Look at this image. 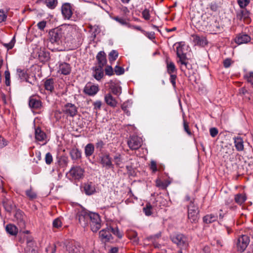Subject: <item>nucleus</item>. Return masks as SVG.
<instances>
[{"label":"nucleus","instance_id":"bf43d9fd","mask_svg":"<svg viewBox=\"0 0 253 253\" xmlns=\"http://www.w3.org/2000/svg\"><path fill=\"white\" fill-rule=\"evenodd\" d=\"M102 105V102L100 101H96L93 103L94 109L100 110Z\"/></svg>","mask_w":253,"mask_h":253},{"label":"nucleus","instance_id":"4468645a","mask_svg":"<svg viewBox=\"0 0 253 253\" xmlns=\"http://www.w3.org/2000/svg\"><path fill=\"white\" fill-rule=\"evenodd\" d=\"M98 85L92 84L91 83H87L84 89V93L90 96L94 95L98 91Z\"/></svg>","mask_w":253,"mask_h":253},{"label":"nucleus","instance_id":"7c9ffc66","mask_svg":"<svg viewBox=\"0 0 253 253\" xmlns=\"http://www.w3.org/2000/svg\"><path fill=\"white\" fill-rule=\"evenodd\" d=\"M94 151V145L92 143L87 144L84 148V153L86 157L91 156Z\"/></svg>","mask_w":253,"mask_h":253},{"label":"nucleus","instance_id":"6ab92c4d","mask_svg":"<svg viewBox=\"0 0 253 253\" xmlns=\"http://www.w3.org/2000/svg\"><path fill=\"white\" fill-rule=\"evenodd\" d=\"M98 67H103L107 63L106 54L104 51H100L96 56Z\"/></svg>","mask_w":253,"mask_h":253},{"label":"nucleus","instance_id":"c9c22d12","mask_svg":"<svg viewBox=\"0 0 253 253\" xmlns=\"http://www.w3.org/2000/svg\"><path fill=\"white\" fill-rule=\"evenodd\" d=\"M17 74L19 79L21 81H24L27 80L28 75L24 70H23L21 69H17Z\"/></svg>","mask_w":253,"mask_h":253},{"label":"nucleus","instance_id":"774afa93","mask_svg":"<svg viewBox=\"0 0 253 253\" xmlns=\"http://www.w3.org/2000/svg\"><path fill=\"white\" fill-rule=\"evenodd\" d=\"M218 5L215 2H212L210 4V8L212 11H215L218 9Z\"/></svg>","mask_w":253,"mask_h":253},{"label":"nucleus","instance_id":"f257e3e1","mask_svg":"<svg viewBox=\"0 0 253 253\" xmlns=\"http://www.w3.org/2000/svg\"><path fill=\"white\" fill-rule=\"evenodd\" d=\"M112 234L120 238L122 237V234L120 232L118 228H113L111 226L107 227L99 232V236L102 240L105 242L110 241L113 239Z\"/></svg>","mask_w":253,"mask_h":253},{"label":"nucleus","instance_id":"680f3d73","mask_svg":"<svg viewBox=\"0 0 253 253\" xmlns=\"http://www.w3.org/2000/svg\"><path fill=\"white\" fill-rule=\"evenodd\" d=\"M28 244H29L26 248V253H36V251H35V250L34 249H31L29 246H30V245L31 244H33L32 242H29L28 243Z\"/></svg>","mask_w":253,"mask_h":253},{"label":"nucleus","instance_id":"aec40b11","mask_svg":"<svg viewBox=\"0 0 253 253\" xmlns=\"http://www.w3.org/2000/svg\"><path fill=\"white\" fill-rule=\"evenodd\" d=\"M55 80L52 78H49L45 80L44 83V88L50 92L54 89Z\"/></svg>","mask_w":253,"mask_h":253},{"label":"nucleus","instance_id":"473e14b6","mask_svg":"<svg viewBox=\"0 0 253 253\" xmlns=\"http://www.w3.org/2000/svg\"><path fill=\"white\" fill-rule=\"evenodd\" d=\"M217 219V216L213 214H207L203 218L204 222L207 224L211 223L216 221Z\"/></svg>","mask_w":253,"mask_h":253},{"label":"nucleus","instance_id":"cd10ccee","mask_svg":"<svg viewBox=\"0 0 253 253\" xmlns=\"http://www.w3.org/2000/svg\"><path fill=\"white\" fill-rule=\"evenodd\" d=\"M104 76V72L103 70V67H98L96 68L94 71L93 72V76L94 78L99 81L101 80Z\"/></svg>","mask_w":253,"mask_h":253},{"label":"nucleus","instance_id":"7ed1b4c3","mask_svg":"<svg viewBox=\"0 0 253 253\" xmlns=\"http://www.w3.org/2000/svg\"><path fill=\"white\" fill-rule=\"evenodd\" d=\"M199 211L197 206L193 202L191 201V204L188 206V217L192 223H196L199 219Z\"/></svg>","mask_w":253,"mask_h":253},{"label":"nucleus","instance_id":"3c124183","mask_svg":"<svg viewBox=\"0 0 253 253\" xmlns=\"http://www.w3.org/2000/svg\"><path fill=\"white\" fill-rule=\"evenodd\" d=\"M52 224L53 227L59 228L61 226L62 222L59 218H57L53 220Z\"/></svg>","mask_w":253,"mask_h":253},{"label":"nucleus","instance_id":"f03ea898","mask_svg":"<svg viewBox=\"0 0 253 253\" xmlns=\"http://www.w3.org/2000/svg\"><path fill=\"white\" fill-rule=\"evenodd\" d=\"M89 224L91 230L93 232H97L101 227V221L98 214L90 212Z\"/></svg>","mask_w":253,"mask_h":253},{"label":"nucleus","instance_id":"ddd939ff","mask_svg":"<svg viewBox=\"0 0 253 253\" xmlns=\"http://www.w3.org/2000/svg\"><path fill=\"white\" fill-rule=\"evenodd\" d=\"M25 217L24 213L21 211H17L15 214V218L21 229L25 228L26 226Z\"/></svg>","mask_w":253,"mask_h":253},{"label":"nucleus","instance_id":"864d4df0","mask_svg":"<svg viewBox=\"0 0 253 253\" xmlns=\"http://www.w3.org/2000/svg\"><path fill=\"white\" fill-rule=\"evenodd\" d=\"M114 72L117 75H120L124 73V69L120 66H116L115 68Z\"/></svg>","mask_w":253,"mask_h":253},{"label":"nucleus","instance_id":"a211bd4d","mask_svg":"<svg viewBox=\"0 0 253 253\" xmlns=\"http://www.w3.org/2000/svg\"><path fill=\"white\" fill-rule=\"evenodd\" d=\"M105 101L108 105L112 107H115L118 104L116 99L113 97L111 93H107L104 97Z\"/></svg>","mask_w":253,"mask_h":253},{"label":"nucleus","instance_id":"dca6fc26","mask_svg":"<svg viewBox=\"0 0 253 253\" xmlns=\"http://www.w3.org/2000/svg\"><path fill=\"white\" fill-rule=\"evenodd\" d=\"M251 37L246 34H240L235 39V42L238 44L246 43L251 41Z\"/></svg>","mask_w":253,"mask_h":253},{"label":"nucleus","instance_id":"6e6552de","mask_svg":"<svg viewBox=\"0 0 253 253\" xmlns=\"http://www.w3.org/2000/svg\"><path fill=\"white\" fill-rule=\"evenodd\" d=\"M62 111L67 117H74L78 113V108L73 104L67 103L63 107Z\"/></svg>","mask_w":253,"mask_h":253},{"label":"nucleus","instance_id":"6e6d98bb","mask_svg":"<svg viewBox=\"0 0 253 253\" xmlns=\"http://www.w3.org/2000/svg\"><path fill=\"white\" fill-rule=\"evenodd\" d=\"M150 169L153 171V172H155L157 171V164L155 161H151L150 166Z\"/></svg>","mask_w":253,"mask_h":253},{"label":"nucleus","instance_id":"2f4dec72","mask_svg":"<svg viewBox=\"0 0 253 253\" xmlns=\"http://www.w3.org/2000/svg\"><path fill=\"white\" fill-rule=\"evenodd\" d=\"M234 199L237 204L241 205L246 200L247 197L245 194H238L235 195Z\"/></svg>","mask_w":253,"mask_h":253},{"label":"nucleus","instance_id":"603ef678","mask_svg":"<svg viewBox=\"0 0 253 253\" xmlns=\"http://www.w3.org/2000/svg\"><path fill=\"white\" fill-rule=\"evenodd\" d=\"M5 79V84L7 86H9L10 85V73L8 71H5L4 72Z\"/></svg>","mask_w":253,"mask_h":253},{"label":"nucleus","instance_id":"5701e85b","mask_svg":"<svg viewBox=\"0 0 253 253\" xmlns=\"http://www.w3.org/2000/svg\"><path fill=\"white\" fill-rule=\"evenodd\" d=\"M29 104L31 108L35 109H40L42 107L41 101L34 97L30 98Z\"/></svg>","mask_w":253,"mask_h":253},{"label":"nucleus","instance_id":"393cba45","mask_svg":"<svg viewBox=\"0 0 253 253\" xmlns=\"http://www.w3.org/2000/svg\"><path fill=\"white\" fill-rule=\"evenodd\" d=\"M35 134L36 139L39 141H43L46 137L45 133L39 127L35 129Z\"/></svg>","mask_w":253,"mask_h":253},{"label":"nucleus","instance_id":"58836bf2","mask_svg":"<svg viewBox=\"0 0 253 253\" xmlns=\"http://www.w3.org/2000/svg\"><path fill=\"white\" fill-rule=\"evenodd\" d=\"M46 5L50 9H54L57 5V0H45Z\"/></svg>","mask_w":253,"mask_h":253},{"label":"nucleus","instance_id":"0eeeda50","mask_svg":"<svg viewBox=\"0 0 253 253\" xmlns=\"http://www.w3.org/2000/svg\"><path fill=\"white\" fill-rule=\"evenodd\" d=\"M142 144V138L137 136H132L127 140V145L132 150H137Z\"/></svg>","mask_w":253,"mask_h":253},{"label":"nucleus","instance_id":"72a5a7b5","mask_svg":"<svg viewBox=\"0 0 253 253\" xmlns=\"http://www.w3.org/2000/svg\"><path fill=\"white\" fill-rule=\"evenodd\" d=\"M128 237L135 244H138V238L137 237V233L135 231L131 230L127 232Z\"/></svg>","mask_w":253,"mask_h":253},{"label":"nucleus","instance_id":"2eb2a0df","mask_svg":"<svg viewBox=\"0 0 253 253\" xmlns=\"http://www.w3.org/2000/svg\"><path fill=\"white\" fill-rule=\"evenodd\" d=\"M66 250L69 253H84L83 247L73 243H69L66 246Z\"/></svg>","mask_w":253,"mask_h":253},{"label":"nucleus","instance_id":"49530a36","mask_svg":"<svg viewBox=\"0 0 253 253\" xmlns=\"http://www.w3.org/2000/svg\"><path fill=\"white\" fill-rule=\"evenodd\" d=\"M250 0H237L238 3L241 8H245L250 3Z\"/></svg>","mask_w":253,"mask_h":253},{"label":"nucleus","instance_id":"052dcab7","mask_svg":"<svg viewBox=\"0 0 253 253\" xmlns=\"http://www.w3.org/2000/svg\"><path fill=\"white\" fill-rule=\"evenodd\" d=\"M14 39L13 38L12 40L10 41L8 43H5L4 46L8 49H10L12 48L14 45Z\"/></svg>","mask_w":253,"mask_h":253},{"label":"nucleus","instance_id":"de8ad7c7","mask_svg":"<svg viewBox=\"0 0 253 253\" xmlns=\"http://www.w3.org/2000/svg\"><path fill=\"white\" fill-rule=\"evenodd\" d=\"M45 163L47 165H50L53 161L52 155L49 153H47L45 155Z\"/></svg>","mask_w":253,"mask_h":253},{"label":"nucleus","instance_id":"39448f33","mask_svg":"<svg viewBox=\"0 0 253 253\" xmlns=\"http://www.w3.org/2000/svg\"><path fill=\"white\" fill-rule=\"evenodd\" d=\"M250 242V238L247 235L240 236L236 243L238 251L243 252L249 245Z\"/></svg>","mask_w":253,"mask_h":253},{"label":"nucleus","instance_id":"9b49d317","mask_svg":"<svg viewBox=\"0 0 253 253\" xmlns=\"http://www.w3.org/2000/svg\"><path fill=\"white\" fill-rule=\"evenodd\" d=\"M61 12L65 19H70L73 15V8L71 3H63L61 6Z\"/></svg>","mask_w":253,"mask_h":253},{"label":"nucleus","instance_id":"4d7b16f0","mask_svg":"<svg viewBox=\"0 0 253 253\" xmlns=\"http://www.w3.org/2000/svg\"><path fill=\"white\" fill-rule=\"evenodd\" d=\"M105 73L108 76H111L113 74V70L111 66H107L105 69Z\"/></svg>","mask_w":253,"mask_h":253},{"label":"nucleus","instance_id":"20e7f679","mask_svg":"<svg viewBox=\"0 0 253 253\" xmlns=\"http://www.w3.org/2000/svg\"><path fill=\"white\" fill-rule=\"evenodd\" d=\"M49 36L51 43L59 44L64 37V34L61 29H56L50 31Z\"/></svg>","mask_w":253,"mask_h":253},{"label":"nucleus","instance_id":"13d9d810","mask_svg":"<svg viewBox=\"0 0 253 253\" xmlns=\"http://www.w3.org/2000/svg\"><path fill=\"white\" fill-rule=\"evenodd\" d=\"M210 135L214 137L218 134V131L215 127H212L210 129Z\"/></svg>","mask_w":253,"mask_h":253},{"label":"nucleus","instance_id":"c756f323","mask_svg":"<svg viewBox=\"0 0 253 253\" xmlns=\"http://www.w3.org/2000/svg\"><path fill=\"white\" fill-rule=\"evenodd\" d=\"M70 154L71 158L74 160H79L81 159L82 157V153L81 151L77 148H73L71 150Z\"/></svg>","mask_w":253,"mask_h":253},{"label":"nucleus","instance_id":"4c0bfd02","mask_svg":"<svg viewBox=\"0 0 253 253\" xmlns=\"http://www.w3.org/2000/svg\"><path fill=\"white\" fill-rule=\"evenodd\" d=\"M177 56L179 58L177 62L180 63L181 65L185 66L186 68H187L188 62L187 61L186 54L184 53Z\"/></svg>","mask_w":253,"mask_h":253},{"label":"nucleus","instance_id":"69168bd1","mask_svg":"<svg viewBox=\"0 0 253 253\" xmlns=\"http://www.w3.org/2000/svg\"><path fill=\"white\" fill-rule=\"evenodd\" d=\"M7 15L3 10H0V23L5 20Z\"/></svg>","mask_w":253,"mask_h":253},{"label":"nucleus","instance_id":"bb28decb","mask_svg":"<svg viewBox=\"0 0 253 253\" xmlns=\"http://www.w3.org/2000/svg\"><path fill=\"white\" fill-rule=\"evenodd\" d=\"M84 188L85 193L88 195H90L95 192L94 185L91 182L85 184Z\"/></svg>","mask_w":253,"mask_h":253},{"label":"nucleus","instance_id":"338daca9","mask_svg":"<svg viewBox=\"0 0 253 253\" xmlns=\"http://www.w3.org/2000/svg\"><path fill=\"white\" fill-rule=\"evenodd\" d=\"M37 26L39 29L43 30L46 26V22L44 21H41L38 23Z\"/></svg>","mask_w":253,"mask_h":253},{"label":"nucleus","instance_id":"79ce46f5","mask_svg":"<svg viewBox=\"0 0 253 253\" xmlns=\"http://www.w3.org/2000/svg\"><path fill=\"white\" fill-rule=\"evenodd\" d=\"M118 56V52L116 50H112L109 54V59L110 62L115 61Z\"/></svg>","mask_w":253,"mask_h":253},{"label":"nucleus","instance_id":"f3484780","mask_svg":"<svg viewBox=\"0 0 253 253\" xmlns=\"http://www.w3.org/2000/svg\"><path fill=\"white\" fill-rule=\"evenodd\" d=\"M192 37L195 44L205 46L208 43L206 38L204 36L200 37L198 35H192Z\"/></svg>","mask_w":253,"mask_h":253},{"label":"nucleus","instance_id":"09e8293b","mask_svg":"<svg viewBox=\"0 0 253 253\" xmlns=\"http://www.w3.org/2000/svg\"><path fill=\"white\" fill-rule=\"evenodd\" d=\"M183 127L184 130L189 135H192V133L189 128L188 123L185 120H183Z\"/></svg>","mask_w":253,"mask_h":253},{"label":"nucleus","instance_id":"f704fd0d","mask_svg":"<svg viewBox=\"0 0 253 253\" xmlns=\"http://www.w3.org/2000/svg\"><path fill=\"white\" fill-rule=\"evenodd\" d=\"M110 88L112 92L117 96H119L122 93V88L118 84L112 85Z\"/></svg>","mask_w":253,"mask_h":253},{"label":"nucleus","instance_id":"0e129e2a","mask_svg":"<svg viewBox=\"0 0 253 253\" xmlns=\"http://www.w3.org/2000/svg\"><path fill=\"white\" fill-rule=\"evenodd\" d=\"M121 108L124 112L127 115H130V112L127 110V105L126 103H124L122 105Z\"/></svg>","mask_w":253,"mask_h":253},{"label":"nucleus","instance_id":"c03bdc74","mask_svg":"<svg viewBox=\"0 0 253 253\" xmlns=\"http://www.w3.org/2000/svg\"><path fill=\"white\" fill-rule=\"evenodd\" d=\"M114 161L117 166H120L122 163V159L121 154H116L114 156Z\"/></svg>","mask_w":253,"mask_h":253},{"label":"nucleus","instance_id":"a19ab883","mask_svg":"<svg viewBox=\"0 0 253 253\" xmlns=\"http://www.w3.org/2000/svg\"><path fill=\"white\" fill-rule=\"evenodd\" d=\"M152 207L150 203H147L143 208V211L147 216H149L152 213Z\"/></svg>","mask_w":253,"mask_h":253},{"label":"nucleus","instance_id":"ea45409f","mask_svg":"<svg viewBox=\"0 0 253 253\" xmlns=\"http://www.w3.org/2000/svg\"><path fill=\"white\" fill-rule=\"evenodd\" d=\"M26 195L30 200H34L37 198L36 193L31 188L26 191Z\"/></svg>","mask_w":253,"mask_h":253},{"label":"nucleus","instance_id":"37998d69","mask_svg":"<svg viewBox=\"0 0 253 253\" xmlns=\"http://www.w3.org/2000/svg\"><path fill=\"white\" fill-rule=\"evenodd\" d=\"M175 46H176V55L177 56H179L181 54H184L183 52V45L181 42L176 43L174 44Z\"/></svg>","mask_w":253,"mask_h":253},{"label":"nucleus","instance_id":"c85d7f7f","mask_svg":"<svg viewBox=\"0 0 253 253\" xmlns=\"http://www.w3.org/2000/svg\"><path fill=\"white\" fill-rule=\"evenodd\" d=\"M153 8L152 7L145 8L141 12L142 17L145 20H149L151 18V14L152 13Z\"/></svg>","mask_w":253,"mask_h":253},{"label":"nucleus","instance_id":"e433bc0d","mask_svg":"<svg viewBox=\"0 0 253 253\" xmlns=\"http://www.w3.org/2000/svg\"><path fill=\"white\" fill-rule=\"evenodd\" d=\"M167 67L169 74H172L176 70L175 65L172 62H167Z\"/></svg>","mask_w":253,"mask_h":253},{"label":"nucleus","instance_id":"e2e57ef3","mask_svg":"<svg viewBox=\"0 0 253 253\" xmlns=\"http://www.w3.org/2000/svg\"><path fill=\"white\" fill-rule=\"evenodd\" d=\"M104 146V143L101 140H98L96 143V147L99 150H101Z\"/></svg>","mask_w":253,"mask_h":253},{"label":"nucleus","instance_id":"4be33fe9","mask_svg":"<svg viewBox=\"0 0 253 253\" xmlns=\"http://www.w3.org/2000/svg\"><path fill=\"white\" fill-rule=\"evenodd\" d=\"M234 142L236 150L241 151L244 150V141L241 137H235L234 138Z\"/></svg>","mask_w":253,"mask_h":253},{"label":"nucleus","instance_id":"423d86ee","mask_svg":"<svg viewBox=\"0 0 253 253\" xmlns=\"http://www.w3.org/2000/svg\"><path fill=\"white\" fill-rule=\"evenodd\" d=\"M90 218V212L84 210H82L79 211L77 215V218L82 226L85 227L87 226L89 223Z\"/></svg>","mask_w":253,"mask_h":253},{"label":"nucleus","instance_id":"9d476101","mask_svg":"<svg viewBox=\"0 0 253 253\" xmlns=\"http://www.w3.org/2000/svg\"><path fill=\"white\" fill-rule=\"evenodd\" d=\"M111 158L108 153H104L99 156V162L102 167L106 169L113 168Z\"/></svg>","mask_w":253,"mask_h":253},{"label":"nucleus","instance_id":"412c9836","mask_svg":"<svg viewBox=\"0 0 253 253\" xmlns=\"http://www.w3.org/2000/svg\"><path fill=\"white\" fill-rule=\"evenodd\" d=\"M2 205L5 210L9 212H11L15 207V206L13 204L12 202L9 200L5 197H4L3 199Z\"/></svg>","mask_w":253,"mask_h":253},{"label":"nucleus","instance_id":"a18cd8bd","mask_svg":"<svg viewBox=\"0 0 253 253\" xmlns=\"http://www.w3.org/2000/svg\"><path fill=\"white\" fill-rule=\"evenodd\" d=\"M169 184H167L166 182H164L161 181L160 179H157L156 180V185L157 187H160L162 189H165L168 186Z\"/></svg>","mask_w":253,"mask_h":253},{"label":"nucleus","instance_id":"a878e982","mask_svg":"<svg viewBox=\"0 0 253 253\" xmlns=\"http://www.w3.org/2000/svg\"><path fill=\"white\" fill-rule=\"evenodd\" d=\"M5 229L8 233L13 236H16L18 232L17 227L12 224H7L6 226Z\"/></svg>","mask_w":253,"mask_h":253},{"label":"nucleus","instance_id":"5fc2aeb1","mask_svg":"<svg viewBox=\"0 0 253 253\" xmlns=\"http://www.w3.org/2000/svg\"><path fill=\"white\" fill-rule=\"evenodd\" d=\"M176 75L170 74V81L174 88L176 87Z\"/></svg>","mask_w":253,"mask_h":253},{"label":"nucleus","instance_id":"1a4fd4ad","mask_svg":"<svg viewBox=\"0 0 253 253\" xmlns=\"http://www.w3.org/2000/svg\"><path fill=\"white\" fill-rule=\"evenodd\" d=\"M84 171L83 169L79 166L73 167L69 171L68 174L74 179L79 180L84 177Z\"/></svg>","mask_w":253,"mask_h":253},{"label":"nucleus","instance_id":"f8f14e48","mask_svg":"<svg viewBox=\"0 0 253 253\" xmlns=\"http://www.w3.org/2000/svg\"><path fill=\"white\" fill-rule=\"evenodd\" d=\"M171 240L173 243L176 244L180 248L186 246L187 244V239L182 234H177L172 236Z\"/></svg>","mask_w":253,"mask_h":253},{"label":"nucleus","instance_id":"b1692460","mask_svg":"<svg viewBox=\"0 0 253 253\" xmlns=\"http://www.w3.org/2000/svg\"><path fill=\"white\" fill-rule=\"evenodd\" d=\"M59 72H60L61 74L64 75L69 74L71 72V67L70 65L66 63L61 64L59 66Z\"/></svg>","mask_w":253,"mask_h":253},{"label":"nucleus","instance_id":"8fccbe9b","mask_svg":"<svg viewBox=\"0 0 253 253\" xmlns=\"http://www.w3.org/2000/svg\"><path fill=\"white\" fill-rule=\"evenodd\" d=\"M114 19L122 25H127L128 26V27H130V25L129 24H128V23H127L126 20L123 18H121L116 17H115Z\"/></svg>","mask_w":253,"mask_h":253}]
</instances>
